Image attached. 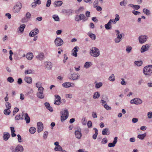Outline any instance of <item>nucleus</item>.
Segmentation results:
<instances>
[{
    "instance_id": "5fc2aeb1",
    "label": "nucleus",
    "mask_w": 152,
    "mask_h": 152,
    "mask_svg": "<svg viewBox=\"0 0 152 152\" xmlns=\"http://www.w3.org/2000/svg\"><path fill=\"white\" fill-rule=\"evenodd\" d=\"M148 117L149 119L152 118V112L150 111L148 113Z\"/></svg>"
},
{
    "instance_id": "423d86ee",
    "label": "nucleus",
    "mask_w": 152,
    "mask_h": 152,
    "mask_svg": "<svg viewBox=\"0 0 152 152\" xmlns=\"http://www.w3.org/2000/svg\"><path fill=\"white\" fill-rule=\"evenodd\" d=\"M61 113L62 115L61 116V120L62 121L65 120L68 118L69 113L67 110L66 109L61 111Z\"/></svg>"
},
{
    "instance_id": "9b49d317",
    "label": "nucleus",
    "mask_w": 152,
    "mask_h": 152,
    "mask_svg": "<svg viewBox=\"0 0 152 152\" xmlns=\"http://www.w3.org/2000/svg\"><path fill=\"white\" fill-rule=\"evenodd\" d=\"M54 42L57 46L62 45L63 44V41L62 39L60 37H57L55 39Z\"/></svg>"
},
{
    "instance_id": "2eb2a0df",
    "label": "nucleus",
    "mask_w": 152,
    "mask_h": 152,
    "mask_svg": "<svg viewBox=\"0 0 152 152\" xmlns=\"http://www.w3.org/2000/svg\"><path fill=\"white\" fill-rule=\"evenodd\" d=\"M81 130H77L75 131V134L76 137L78 139H80L82 137V134Z\"/></svg>"
},
{
    "instance_id": "9d476101",
    "label": "nucleus",
    "mask_w": 152,
    "mask_h": 152,
    "mask_svg": "<svg viewBox=\"0 0 152 152\" xmlns=\"http://www.w3.org/2000/svg\"><path fill=\"white\" fill-rule=\"evenodd\" d=\"M142 103V100L138 98H135L130 101L131 104H135L138 105L141 104Z\"/></svg>"
},
{
    "instance_id": "c756f323",
    "label": "nucleus",
    "mask_w": 152,
    "mask_h": 152,
    "mask_svg": "<svg viewBox=\"0 0 152 152\" xmlns=\"http://www.w3.org/2000/svg\"><path fill=\"white\" fill-rule=\"evenodd\" d=\"M25 119L27 124L29 123L30 121V118L27 113H26L25 114Z\"/></svg>"
},
{
    "instance_id": "4be33fe9",
    "label": "nucleus",
    "mask_w": 152,
    "mask_h": 152,
    "mask_svg": "<svg viewBox=\"0 0 152 152\" xmlns=\"http://www.w3.org/2000/svg\"><path fill=\"white\" fill-rule=\"evenodd\" d=\"M102 134L103 135H108L110 134V132L108 128H105L102 131Z\"/></svg>"
},
{
    "instance_id": "a211bd4d",
    "label": "nucleus",
    "mask_w": 152,
    "mask_h": 152,
    "mask_svg": "<svg viewBox=\"0 0 152 152\" xmlns=\"http://www.w3.org/2000/svg\"><path fill=\"white\" fill-rule=\"evenodd\" d=\"M78 48H79L78 47L76 46L72 50V52L73 56L75 57H77V52L78 51L77 49Z\"/></svg>"
},
{
    "instance_id": "680f3d73",
    "label": "nucleus",
    "mask_w": 152,
    "mask_h": 152,
    "mask_svg": "<svg viewBox=\"0 0 152 152\" xmlns=\"http://www.w3.org/2000/svg\"><path fill=\"white\" fill-rule=\"evenodd\" d=\"M48 132L47 131L45 132L43 134V137L44 139H46L48 136Z\"/></svg>"
},
{
    "instance_id": "338daca9",
    "label": "nucleus",
    "mask_w": 152,
    "mask_h": 152,
    "mask_svg": "<svg viewBox=\"0 0 152 152\" xmlns=\"http://www.w3.org/2000/svg\"><path fill=\"white\" fill-rule=\"evenodd\" d=\"M121 40V39L116 37L115 39V43H118L120 42Z\"/></svg>"
},
{
    "instance_id": "7c9ffc66",
    "label": "nucleus",
    "mask_w": 152,
    "mask_h": 152,
    "mask_svg": "<svg viewBox=\"0 0 152 152\" xmlns=\"http://www.w3.org/2000/svg\"><path fill=\"white\" fill-rule=\"evenodd\" d=\"M94 129L95 130V133L93 135L92 138L94 139L95 140L98 134V130L96 128H94Z\"/></svg>"
},
{
    "instance_id": "f03ea898",
    "label": "nucleus",
    "mask_w": 152,
    "mask_h": 152,
    "mask_svg": "<svg viewBox=\"0 0 152 152\" xmlns=\"http://www.w3.org/2000/svg\"><path fill=\"white\" fill-rule=\"evenodd\" d=\"M143 73L146 75L150 76L152 73V65L145 66L143 69Z\"/></svg>"
},
{
    "instance_id": "de8ad7c7",
    "label": "nucleus",
    "mask_w": 152,
    "mask_h": 152,
    "mask_svg": "<svg viewBox=\"0 0 152 152\" xmlns=\"http://www.w3.org/2000/svg\"><path fill=\"white\" fill-rule=\"evenodd\" d=\"M127 3V1L126 0H124L123 1L120 2V5L122 6H125Z\"/></svg>"
},
{
    "instance_id": "c03bdc74",
    "label": "nucleus",
    "mask_w": 152,
    "mask_h": 152,
    "mask_svg": "<svg viewBox=\"0 0 152 152\" xmlns=\"http://www.w3.org/2000/svg\"><path fill=\"white\" fill-rule=\"evenodd\" d=\"M42 83L40 82H38L36 83V86L37 88H38V89L39 88L42 87Z\"/></svg>"
},
{
    "instance_id": "774afa93",
    "label": "nucleus",
    "mask_w": 152,
    "mask_h": 152,
    "mask_svg": "<svg viewBox=\"0 0 152 152\" xmlns=\"http://www.w3.org/2000/svg\"><path fill=\"white\" fill-rule=\"evenodd\" d=\"M87 125L88 127L89 128H90L92 126V122L90 121H89L87 123Z\"/></svg>"
},
{
    "instance_id": "39448f33",
    "label": "nucleus",
    "mask_w": 152,
    "mask_h": 152,
    "mask_svg": "<svg viewBox=\"0 0 152 152\" xmlns=\"http://www.w3.org/2000/svg\"><path fill=\"white\" fill-rule=\"evenodd\" d=\"M38 92L37 94V96L39 99H43L44 98L45 95L43 94V91L44 90V88H39L38 89Z\"/></svg>"
},
{
    "instance_id": "f257e3e1",
    "label": "nucleus",
    "mask_w": 152,
    "mask_h": 152,
    "mask_svg": "<svg viewBox=\"0 0 152 152\" xmlns=\"http://www.w3.org/2000/svg\"><path fill=\"white\" fill-rule=\"evenodd\" d=\"M90 55L91 56L95 57L99 56L100 55L99 50L95 47H92L90 50Z\"/></svg>"
},
{
    "instance_id": "cd10ccee",
    "label": "nucleus",
    "mask_w": 152,
    "mask_h": 152,
    "mask_svg": "<svg viewBox=\"0 0 152 152\" xmlns=\"http://www.w3.org/2000/svg\"><path fill=\"white\" fill-rule=\"evenodd\" d=\"M62 86L65 88H69L71 86H72L71 83L70 82H65L62 84Z\"/></svg>"
},
{
    "instance_id": "c9c22d12",
    "label": "nucleus",
    "mask_w": 152,
    "mask_h": 152,
    "mask_svg": "<svg viewBox=\"0 0 152 152\" xmlns=\"http://www.w3.org/2000/svg\"><path fill=\"white\" fill-rule=\"evenodd\" d=\"M29 131L31 133L33 134L36 132V129L34 127H31L30 128Z\"/></svg>"
},
{
    "instance_id": "49530a36",
    "label": "nucleus",
    "mask_w": 152,
    "mask_h": 152,
    "mask_svg": "<svg viewBox=\"0 0 152 152\" xmlns=\"http://www.w3.org/2000/svg\"><path fill=\"white\" fill-rule=\"evenodd\" d=\"M23 115L20 116V115H16L15 117V120H19L20 119H23Z\"/></svg>"
},
{
    "instance_id": "72a5a7b5",
    "label": "nucleus",
    "mask_w": 152,
    "mask_h": 152,
    "mask_svg": "<svg viewBox=\"0 0 152 152\" xmlns=\"http://www.w3.org/2000/svg\"><path fill=\"white\" fill-rule=\"evenodd\" d=\"M115 32L116 33L117 37L121 39L122 37V34H120V31L118 30H116Z\"/></svg>"
},
{
    "instance_id": "2f4dec72",
    "label": "nucleus",
    "mask_w": 152,
    "mask_h": 152,
    "mask_svg": "<svg viewBox=\"0 0 152 152\" xmlns=\"http://www.w3.org/2000/svg\"><path fill=\"white\" fill-rule=\"evenodd\" d=\"M4 113L5 115H8L11 113V111L9 109H5L4 110Z\"/></svg>"
},
{
    "instance_id": "8fccbe9b",
    "label": "nucleus",
    "mask_w": 152,
    "mask_h": 152,
    "mask_svg": "<svg viewBox=\"0 0 152 152\" xmlns=\"http://www.w3.org/2000/svg\"><path fill=\"white\" fill-rule=\"evenodd\" d=\"M86 118L83 117L82 119V122L83 124L84 125H85L86 124Z\"/></svg>"
},
{
    "instance_id": "f8f14e48",
    "label": "nucleus",
    "mask_w": 152,
    "mask_h": 152,
    "mask_svg": "<svg viewBox=\"0 0 152 152\" xmlns=\"http://www.w3.org/2000/svg\"><path fill=\"white\" fill-rule=\"evenodd\" d=\"M39 32V31L38 28H35L32 30L29 33V36L31 37H33Z\"/></svg>"
},
{
    "instance_id": "7ed1b4c3",
    "label": "nucleus",
    "mask_w": 152,
    "mask_h": 152,
    "mask_svg": "<svg viewBox=\"0 0 152 152\" xmlns=\"http://www.w3.org/2000/svg\"><path fill=\"white\" fill-rule=\"evenodd\" d=\"M12 152H23L24 149L23 146L21 145H18L16 147L12 146L10 148Z\"/></svg>"
},
{
    "instance_id": "ddd939ff",
    "label": "nucleus",
    "mask_w": 152,
    "mask_h": 152,
    "mask_svg": "<svg viewBox=\"0 0 152 152\" xmlns=\"http://www.w3.org/2000/svg\"><path fill=\"white\" fill-rule=\"evenodd\" d=\"M37 132L38 133L42 132L43 129L42 123L41 122H39L37 123Z\"/></svg>"
},
{
    "instance_id": "6e6d98bb",
    "label": "nucleus",
    "mask_w": 152,
    "mask_h": 152,
    "mask_svg": "<svg viewBox=\"0 0 152 152\" xmlns=\"http://www.w3.org/2000/svg\"><path fill=\"white\" fill-rule=\"evenodd\" d=\"M25 74L26 75H27L28 74H31L32 73V71L30 69H28V70H26L25 71Z\"/></svg>"
},
{
    "instance_id": "e2e57ef3",
    "label": "nucleus",
    "mask_w": 152,
    "mask_h": 152,
    "mask_svg": "<svg viewBox=\"0 0 152 152\" xmlns=\"http://www.w3.org/2000/svg\"><path fill=\"white\" fill-rule=\"evenodd\" d=\"M132 13L135 15H137L140 14V12L137 11L135 10H133L132 11Z\"/></svg>"
},
{
    "instance_id": "bf43d9fd",
    "label": "nucleus",
    "mask_w": 152,
    "mask_h": 152,
    "mask_svg": "<svg viewBox=\"0 0 152 152\" xmlns=\"http://www.w3.org/2000/svg\"><path fill=\"white\" fill-rule=\"evenodd\" d=\"M51 3V0H48L46 4V6L47 7H49L50 6V4Z\"/></svg>"
},
{
    "instance_id": "0eeeda50",
    "label": "nucleus",
    "mask_w": 152,
    "mask_h": 152,
    "mask_svg": "<svg viewBox=\"0 0 152 152\" xmlns=\"http://www.w3.org/2000/svg\"><path fill=\"white\" fill-rule=\"evenodd\" d=\"M148 38V37L145 35H141L138 37V40L139 43L142 44L145 42Z\"/></svg>"
},
{
    "instance_id": "e433bc0d",
    "label": "nucleus",
    "mask_w": 152,
    "mask_h": 152,
    "mask_svg": "<svg viewBox=\"0 0 152 152\" xmlns=\"http://www.w3.org/2000/svg\"><path fill=\"white\" fill-rule=\"evenodd\" d=\"M55 151H61L62 150V148L60 145H59L57 146H56L54 149Z\"/></svg>"
},
{
    "instance_id": "dca6fc26",
    "label": "nucleus",
    "mask_w": 152,
    "mask_h": 152,
    "mask_svg": "<svg viewBox=\"0 0 152 152\" xmlns=\"http://www.w3.org/2000/svg\"><path fill=\"white\" fill-rule=\"evenodd\" d=\"M117 139L118 137H115L114 138L113 142L109 143L108 144V146L109 147H114L117 142Z\"/></svg>"
},
{
    "instance_id": "5701e85b",
    "label": "nucleus",
    "mask_w": 152,
    "mask_h": 152,
    "mask_svg": "<svg viewBox=\"0 0 152 152\" xmlns=\"http://www.w3.org/2000/svg\"><path fill=\"white\" fill-rule=\"evenodd\" d=\"M24 80L27 83L29 84L31 83L32 82V78L29 77H25Z\"/></svg>"
},
{
    "instance_id": "473e14b6",
    "label": "nucleus",
    "mask_w": 152,
    "mask_h": 152,
    "mask_svg": "<svg viewBox=\"0 0 152 152\" xmlns=\"http://www.w3.org/2000/svg\"><path fill=\"white\" fill-rule=\"evenodd\" d=\"M100 96V94L99 92H96L94 93L93 96V98L94 99L98 98Z\"/></svg>"
},
{
    "instance_id": "20e7f679",
    "label": "nucleus",
    "mask_w": 152,
    "mask_h": 152,
    "mask_svg": "<svg viewBox=\"0 0 152 152\" xmlns=\"http://www.w3.org/2000/svg\"><path fill=\"white\" fill-rule=\"evenodd\" d=\"M22 7V4L20 2H17L15 3L13 7V12L14 13H16L19 12Z\"/></svg>"
},
{
    "instance_id": "3c124183",
    "label": "nucleus",
    "mask_w": 152,
    "mask_h": 152,
    "mask_svg": "<svg viewBox=\"0 0 152 152\" xmlns=\"http://www.w3.org/2000/svg\"><path fill=\"white\" fill-rule=\"evenodd\" d=\"M132 49V48L131 46H127L126 47V51L128 53H129Z\"/></svg>"
},
{
    "instance_id": "a18cd8bd",
    "label": "nucleus",
    "mask_w": 152,
    "mask_h": 152,
    "mask_svg": "<svg viewBox=\"0 0 152 152\" xmlns=\"http://www.w3.org/2000/svg\"><path fill=\"white\" fill-rule=\"evenodd\" d=\"M5 106L6 107V109H10L11 108V105L9 102H7L5 104Z\"/></svg>"
},
{
    "instance_id": "f704fd0d",
    "label": "nucleus",
    "mask_w": 152,
    "mask_h": 152,
    "mask_svg": "<svg viewBox=\"0 0 152 152\" xmlns=\"http://www.w3.org/2000/svg\"><path fill=\"white\" fill-rule=\"evenodd\" d=\"M143 12L145 14L147 15H149L150 14V10L145 8H144L143 10Z\"/></svg>"
},
{
    "instance_id": "1a4fd4ad",
    "label": "nucleus",
    "mask_w": 152,
    "mask_h": 152,
    "mask_svg": "<svg viewBox=\"0 0 152 152\" xmlns=\"http://www.w3.org/2000/svg\"><path fill=\"white\" fill-rule=\"evenodd\" d=\"M80 75L78 73H73L72 74L69 79H72L73 80H77L79 79Z\"/></svg>"
},
{
    "instance_id": "6ab92c4d",
    "label": "nucleus",
    "mask_w": 152,
    "mask_h": 152,
    "mask_svg": "<svg viewBox=\"0 0 152 152\" xmlns=\"http://www.w3.org/2000/svg\"><path fill=\"white\" fill-rule=\"evenodd\" d=\"M112 21V19H110L108 22L107 24L104 25V26L106 29L107 30L110 29H111V23L110 22Z\"/></svg>"
},
{
    "instance_id": "aec40b11",
    "label": "nucleus",
    "mask_w": 152,
    "mask_h": 152,
    "mask_svg": "<svg viewBox=\"0 0 152 152\" xmlns=\"http://www.w3.org/2000/svg\"><path fill=\"white\" fill-rule=\"evenodd\" d=\"M10 137V135L8 133L4 132L3 136V139L7 141Z\"/></svg>"
},
{
    "instance_id": "603ef678",
    "label": "nucleus",
    "mask_w": 152,
    "mask_h": 152,
    "mask_svg": "<svg viewBox=\"0 0 152 152\" xmlns=\"http://www.w3.org/2000/svg\"><path fill=\"white\" fill-rule=\"evenodd\" d=\"M99 1L98 0H95L94 2L93 6L95 8L98 5Z\"/></svg>"
},
{
    "instance_id": "6e6552de",
    "label": "nucleus",
    "mask_w": 152,
    "mask_h": 152,
    "mask_svg": "<svg viewBox=\"0 0 152 152\" xmlns=\"http://www.w3.org/2000/svg\"><path fill=\"white\" fill-rule=\"evenodd\" d=\"M85 17V16L83 14H81L79 15H77L75 16V20L77 22L82 20H83V21H85L86 20L84 19Z\"/></svg>"
},
{
    "instance_id": "412c9836",
    "label": "nucleus",
    "mask_w": 152,
    "mask_h": 152,
    "mask_svg": "<svg viewBox=\"0 0 152 152\" xmlns=\"http://www.w3.org/2000/svg\"><path fill=\"white\" fill-rule=\"evenodd\" d=\"M62 4L63 2L61 1H55L53 4L55 7L60 6Z\"/></svg>"
},
{
    "instance_id": "58836bf2",
    "label": "nucleus",
    "mask_w": 152,
    "mask_h": 152,
    "mask_svg": "<svg viewBox=\"0 0 152 152\" xmlns=\"http://www.w3.org/2000/svg\"><path fill=\"white\" fill-rule=\"evenodd\" d=\"M53 18L55 21H60L59 17L57 15H53Z\"/></svg>"
},
{
    "instance_id": "0e129e2a",
    "label": "nucleus",
    "mask_w": 152,
    "mask_h": 152,
    "mask_svg": "<svg viewBox=\"0 0 152 152\" xmlns=\"http://www.w3.org/2000/svg\"><path fill=\"white\" fill-rule=\"evenodd\" d=\"M28 21V19L26 17L23 18L22 20V22L23 23L27 22Z\"/></svg>"
},
{
    "instance_id": "4468645a",
    "label": "nucleus",
    "mask_w": 152,
    "mask_h": 152,
    "mask_svg": "<svg viewBox=\"0 0 152 152\" xmlns=\"http://www.w3.org/2000/svg\"><path fill=\"white\" fill-rule=\"evenodd\" d=\"M150 47V46L148 44H146L145 45L142 46L141 49V52L144 53L148 50Z\"/></svg>"
},
{
    "instance_id": "f3484780",
    "label": "nucleus",
    "mask_w": 152,
    "mask_h": 152,
    "mask_svg": "<svg viewBox=\"0 0 152 152\" xmlns=\"http://www.w3.org/2000/svg\"><path fill=\"white\" fill-rule=\"evenodd\" d=\"M44 57V53L42 52L39 53L38 55L36 56L37 58L40 61L42 60L43 59Z\"/></svg>"
},
{
    "instance_id": "393cba45",
    "label": "nucleus",
    "mask_w": 152,
    "mask_h": 152,
    "mask_svg": "<svg viewBox=\"0 0 152 152\" xmlns=\"http://www.w3.org/2000/svg\"><path fill=\"white\" fill-rule=\"evenodd\" d=\"M63 12L64 13H66L69 15H71L72 13V10L71 9L64 10Z\"/></svg>"
},
{
    "instance_id": "37998d69",
    "label": "nucleus",
    "mask_w": 152,
    "mask_h": 152,
    "mask_svg": "<svg viewBox=\"0 0 152 152\" xmlns=\"http://www.w3.org/2000/svg\"><path fill=\"white\" fill-rule=\"evenodd\" d=\"M135 64L138 66H140L142 64V61H136L134 62Z\"/></svg>"
},
{
    "instance_id": "052dcab7",
    "label": "nucleus",
    "mask_w": 152,
    "mask_h": 152,
    "mask_svg": "<svg viewBox=\"0 0 152 152\" xmlns=\"http://www.w3.org/2000/svg\"><path fill=\"white\" fill-rule=\"evenodd\" d=\"M17 137H18V142H22V139L20 135V134H18L17 135Z\"/></svg>"
},
{
    "instance_id": "09e8293b",
    "label": "nucleus",
    "mask_w": 152,
    "mask_h": 152,
    "mask_svg": "<svg viewBox=\"0 0 152 152\" xmlns=\"http://www.w3.org/2000/svg\"><path fill=\"white\" fill-rule=\"evenodd\" d=\"M7 81L10 82V83H12L14 81L13 78L11 77H8L7 79Z\"/></svg>"
},
{
    "instance_id": "c85d7f7f",
    "label": "nucleus",
    "mask_w": 152,
    "mask_h": 152,
    "mask_svg": "<svg viewBox=\"0 0 152 152\" xmlns=\"http://www.w3.org/2000/svg\"><path fill=\"white\" fill-rule=\"evenodd\" d=\"M52 67V63L50 62H46L45 64V67L48 69H50Z\"/></svg>"
},
{
    "instance_id": "4c0bfd02",
    "label": "nucleus",
    "mask_w": 152,
    "mask_h": 152,
    "mask_svg": "<svg viewBox=\"0 0 152 152\" xmlns=\"http://www.w3.org/2000/svg\"><path fill=\"white\" fill-rule=\"evenodd\" d=\"M109 80L113 82L115 80V77L113 74H112L110 76L108 79Z\"/></svg>"
},
{
    "instance_id": "ea45409f",
    "label": "nucleus",
    "mask_w": 152,
    "mask_h": 152,
    "mask_svg": "<svg viewBox=\"0 0 152 152\" xmlns=\"http://www.w3.org/2000/svg\"><path fill=\"white\" fill-rule=\"evenodd\" d=\"M146 135V134L144 133L143 134H139L137 136V138L141 140H143Z\"/></svg>"
},
{
    "instance_id": "b1692460",
    "label": "nucleus",
    "mask_w": 152,
    "mask_h": 152,
    "mask_svg": "<svg viewBox=\"0 0 152 152\" xmlns=\"http://www.w3.org/2000/svg\"><path fill=\"white\" fill-rule=\"evenodd\" d=\"M27 59L28 60H31L33 57V55L32 53H27L26 56Z\"/></svg>"
},
{
    "instance_id": "4d7b16f0",
    "label": "nucleus",
    "mask_w": 152,
    "mask_h": 152,
    "mask_svg": "<svg viewBox=\"0 0 152 152\" xmlns=\"http://www.w3.org/2000/svg\"><path fill=\"white\" fill-rule=\"evenodd\" d=\"M107 140L106 138H104L102 141L101 143L102 144H105L107 142Z\"/></svg>"
},
{
    "instance_id": "864d4df0",
    "label": "nucleus",
    "mask_w": 152,
    "mask_h": 152,
    "mask_svg": "<svg viewBox=\"0 0 152 152\" xmlns=\"http://www.w3.org/2000/svg\"><path fill=\"white\" fill-rule=\"evenodd\" d=\"M104 107L107 110H109L111 109V107L109 106L107 104H104Z\"/></svg>"
},
{
    "instance_id": "a19ab883",
    "label": "nucleus",
    "mask_w": 152,
    "mask_h": 152,
    "mask_svg": "<svg viewBox=\"0 0 152 152\" xmlns=\"http://www.w3.org/2000/svg\"><path fill=\"white\" fill-rule=\"evenodd\" d=\"M91 62H86L84 65V67H85L86 69L88 68L90 66V65L91 64Z\"/></svg>"
},
{
    "instance_id": "a878e982",
    "label": "nucleus",
    "mask_w": 152,
    "mask_h": 152,
    "mask_svg": "<svg viewBox=\"0 0 152 152\" xmlns=\"http://www.w3.org/2000/svg\"><path fill=\"white\" fill-rule=\"evenodd\" d=\"M25 26L26 25L24 24L21 25L18 28L19 31H20L21 33L23 32Z\"/></svg>"
},
{
    "instance_id": "13d9d810",
    "label": "nucleus",
    "mask_w": 152,
    "mask_h": 152,
    "mask_svg": "<svg viewBox=\"0 0 152 152\" xmlns=\"http://www.w3.org/2000/svg\"><path fill=\"white\" fill-rule=\"evenodd\" d=\"M31 14L29 12H27L26 13V17L27 18L30 19L31 17Z\"/></svg>"
},
{
    "instance_id": "bb28decb",
    "label": "nucleus",
    "mask_w": 152,
    "mask_h": 152,
    "mask_svg": "<svg viewBox=\"0 0 152 152\" xmlns=\"http://www.w3.org/2000/svg\"><path fill=\"white\" fill-rule=\"evenodd\" d=\"M88 35L89 36V37L91 38L93 40H94L96 39V35L94 34L91 33L90 32L88 33Z\"/></svg>"
},
{
    "instance_id": "69168bd1",
    "label": "nucleus",
    "mask_w": 152,
    "mask_h": 152,
    "mask_svg": "<svg viewBox=\"0 0 152 152\" xmlns=\"http://www.w3.org/2000/svg\"><path fill=\"white\" fill-rule=\"evenodd\" d=\"M61 100H55L54 104H55L59 105L61 103Z\"/></svg>"
},
{
    "instance_id": "79ce46f5",
    "label": "nucleus",
    "mask_w": 152,
    "mask_h": 152,
    "mask_svg": "<svg viewBox=\"0 0 152 152\" xmlns=\"http://www.w3.org/2000/svg\"><path fill=\"white\" fill-rule=\"evenodd\" d=\"M102 86V83L101 82H99L95 84V88H99L101 87Z\"/></svg>"
}]
</instances>
